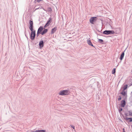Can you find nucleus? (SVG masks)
I'll use <instances>...</instances> for the list:
<instances>
[{
	"instance_id": "obj_1",
	"label": "nucleus",
	"mask_w": 132,
	"mask_h": 132,
	"mask_svg": "<svg viewBox=\"0 0 132 132\" xmlns=\"http://www.w3.org/2000/svg\"><path fill=\"white\" fill-rule=\"evenodd\" d=\"M29 24H30V26L29 28L31 31V32L30 34V37L31 39L32 40H34L36 36L35 30H33V21L31 20L29 21Z\"/></svg>"
},
{
	"instance_id": "obj_2",
	"label": "nucleus",
	"mask_w": 132,
	"mask_h": 132,
	"mask_svg": "<svg viewBox=\"0 0 132 132\" xmlns=\"http://www.w3.org/2000/svg\"><path fill=\"white\" fill-rule=\"evenodd\" d=\"M70 93V91L69 90H65L60 91L59 94L60 95H69Z\"/></svg>"
},
{
	"instance_id": "obj_3",
	"label": "nucleus",
	"mask_w": 132,
	"mask_h": 132,
	"mask_svg": "<svg viewBox=\"0 0 132 132\" xmlns=\"http://www.w3.org/2000/svg\"><path fill=\"white\" fill-rule=\"evenodd\" d=\"M114 33V32L113 30H105L103 32V34L105 35H108L113 34Z\"/></svg>"
},
{
	"instance_id": "obj_4",
	"label": "nucleus",
	"mask_w": 132,
	"mask_h": 132,
	"mask_svg": "<svg viewBox=\"0 0 132 132\" xmlns=\"http://www.w3.org/2000/svg\"><path fill=\"white\" fill-rule=\"evenodd\" d=\"M97 18L96 17H91L89 19L90 22L93 24H94V23L96 21Z\"/></svg>"
},
{
	"instance_id": "obj_5",
	"label": "nucleus",
	"mask_w": 132,
	"mask_h": 132,
	"mask_svg": "<svg viewBox=\"0 0 132 132\" xmlns=\"http://www.w3.org/2000/svg\"><path fill=\"white\" fill-rule=\"evenodd\" d=\"M43 27L42 26H40L38 28V30L37 34V36L38 37L39 34H41L42 32V31L43 30Z\"/></svg>"
},
{
	"instance_id": "obj_6",
	"label": "nucleus",
	"mask_w": 132,
	"mask_h": 132,
	"mask_svg": "<svg viewBox=\"0 0 132 132\" xmlns=\"http://www.w3.org/2000/svg\"><path fill=\"white\" fill-rule=\"evenodd\" d=\"M126 102L125 100H122L121 102V107H124L126 105Z\"/></svg>"
},
{
	"instance_id": "obj_7",
	"label": "nucleus",
	"mask_w": 132,
	"mask_h": 132,
	"mask_svg": "<svg viewBox=\"0 0 132 132\" xmlns=\"http://www.w3.org/2000/svg\"><path fill=\"white\" fill-rule=\"evenodd\" d=\"M57 30V27H55L54 28H53L52 29L51 34H52L54 33Z\"/></svg>"
},
{
	"instance_id": "obj_8",
	"label": "nucleus",
	"mask_w": 132,
	"mask_h": 132,
	"mask_svg": "<svg viewBox=\"0 0 132 132\" xmlns=\"http://www.w3.org/2000/svg\"><path fill=\"white\" fill-rule=\"evenodd\" d=\"M40 48H42L44 46V42L43 40H41L39 43Z\"/></svg>"
},
{
	"instance_id": "obj_9",
	"label": "nucleus",
	"mask_w": 132,
	"mask_h": 132,
	"mask_svg": "<svg viewBox=\"0 0 132 132\" xmlns=\"http://www.w3.org/2000/svg\"><path fill=\"white\" fill-rule=\"evenodd\" d=\"M48 31V29H47L44 28L43 29V30L42 32L41 35H44L46 34Z\"/></svg>"
},
{
	"instance_id": "obj_10",
	"label": "nucleus",
	"mask_w": 132,
	"mask_h": 132,
	"mask_svg": "<svg viewBox=\"0 0 132 132\" xmlns=\"http://www.w3.org/2000/svg\"><path fill=\"white\" fill-rule=\"evenodd\" d=\"M51 22V18H50L47 21L46 23V25L47 26H48L50 24V23Z\"/></svg>"
},
{
	"instance_id": "obj_11",
	"label": "nucleus",
	"mask_w": 132,
	"mask_h": 132,
	"mask_svg": "<svg viewBox=\"0 0 132 132\" xmlns=\"http://www.w3.org/2000/svg\"><path fill=\"white\" fill-rule=\"evenodd\" d=\"M87 43L89 45H90L94 47L93 45V44H92V43L91 42V41L90 40H87Z\"/></svg>"
},
{
	"instance_id": "obj_12",
	"label": "nucleus",
	"mask_w": 132,
	"mask_h": 132,
	"mask_svg": "<svg viewBox=\"0 0 132 132\" xmlns=\"http://www.w3.org/2000/svg\"><path fill=\"white\" fill-rule=\"evenodd\" d=\"M125 53L124 52H122L120 58V60H122L123 59Z\"/></svg>"
},
{
	"instance_id": "obj_13",
	"label": "nucleus",
	"mask_w": 132,
	"mask_h": 132,
	"mask_svg": "<svg viewBox=\"0 0 132 132\" xmlns=\"http://www.w3.org/2000/svg\"><path fill=\"white\" fill-rule=\"evenodd\" d=\"M120 94L123 95V96H125L126 94V93L125 92V90H123L122 92Z\"/></svg>"
},
{
	"instance_id": "obj_14",
	"label": "nucleus",
	"mask_w": 132,
	"mask_h": 132,
	"mask_svg": "<svg viewBox=\"0 0 132 132\" xmlns=\"http://www.w3.org/2000/svg\"><path fill=\"white\" fill-rule=\"evenodd\" d=\"M52 11V9L51 8V7H48L47 10V11L46 12H51Z\"/></svg>"
},
{
	"instance_id": "obj_15",
	"label": "nucleus",
	"mask_w": 132,
	"mask_h": 132,
	"mask_svg": "<svg viewBox=\"0 0 132 132\" xmlns=\"http://www.w3.org/2000/svg\"><path fill=\"white\" fill-rule=\"evenodd\" d=\"M126 120H129V121L130 122H131L132 121V118H128L126 117Z\"/></svg>"
},
{
	"instance_id": "obj_16",
	"label": "nucleus",
	"mask_w": 132,
	"mask_h": 132,
	"mask_svg": "<svg viewBox=\"0 0 132 132\" xmlns=\"http://www.w3.org/2000/svg\"><path fill=\"white\" fill-rule=\"evenodd\" d=\"M45 130H36V132H45Z\"/></svg>"
},
{
	"instance_id": "obj_17",
	"label": "nucleus",
	"mask_w": 132,
	"mask_h": 132,
	"mask_svg": "<svg viewBox=\"0 0 132 132\" xmlns=\"http://www.w3.org/2000/svg\"><path fill=\"white\" fill-rule=\"evenodd\" d=\"M128 85H126L124 86L123 88V90H126L127 88Z\"/></svg>"
},
{
	"instance_id": "obj_18",
	"label": "nucleus",
	"mask_w": 132,
	"mask_h": 132,
	"mask_svg": "<svg viewBox=\"0 0 132 132\" xmlns=\"http://www.w3.org/2000/svg\"><path fill=\"white\" fill-rule=\"evenodd\" d=\"M98 42L100 43H102L103 42V40L102 39H98Z\"/></svg>"
},
{
	"instance_id": "obj_19",
	"label": "nucleus",
	"mask_w": 132,
	"mask_h": 132,
	"mask_svg": "<svg viewBox=\"0 0 132 132\" xmlns=\"http://www.w3.org/2000/svg\"><path fill=\"white\" fill-rule=\"evenodd\" d=\"M116 72V69L114 68L113 69V70L112 71V74H114Z\"/></svg>"
},
{
	"instance_id": "obj_20",
	"label": "nucleus",
	"mask_w": 132,
	"mask_h": 132,
	"mask_svg": "<svg viewBox=\"0 0 132 132\" xmlns=\"http://www.w3.org/2000/svg\"><path fill=\"white\" fill-rule=\"evenodd\" d=\"M42 0H35L34 3H36L37 2L38 3H39L40 1H41Z\"/></svg>"
},
{
	"instance_id": "obj_21",
	"label": "nucleus",
	"mask_w": 132,
	"mask_h": 132,
	"mask_svg": "<svg viewBox=\"0 0 132 132\" xmlns=\"http://www.w3.org/2000/svg\"><path fill=\"white\" fill-rule=\"evenodd\" d=\"M129 115L132 116V112L131 111H128Z\"/></svg>"
},
{
	"instance_id": "obj_22",
	"label": "nucleus",
	"mask_w": 132,
	"mask_h": 132,
	"mask_svg": "<svg viewBox=\"0 0 132 132\" xmlns=\"http://www.w3.org/2000/svg\"><path fill=\"white\" fill-rule=\"evenodd\" d=\"M122 110V108H120L119 110V112H120Z\"/></svg>"
},
{
	"instance_id": "obj_23",
	"label": "nucleus",
	"mask_w": 132,
	"mask_h": 132,
	"mask_svg": "<svg viewBox=\"0 0 132 132\" xmlns=\"http://www.w3.org/2000/svg\"><path fill=\"white\" fill-rule=\"evenodd\" d=\"M121 99V96H119V97L118 98V101L120 100Z\"/></svg>"
},
{
	"instance_id": "obj_24",
	"label": "nucleus",
	"mask_w": 132,
	"mask_h": 132,
	"mask_svg": "<svg viewBox=\"0 0 132 132\" xmlns=\"http://www.w3.org/2000/svg\"><path fill=\"white\" fill-rule=\"evenodd\" d=\"M47 26L46 25V24H45V26H44V27H43V29H44V28H46Z\"/></svg>"
},
{
	"instance_id": "obj_25",
	"label": "nucleus",
	"mask_w": 132,
	"mask_h": 132,
	"mask_svg": "<svg viewBox=\"0 0 132 132\" xmlns=\"http://www.w3.org/2000/svg\"><path fill=\"white\" fill-rule=\"evenodd\" d=\"M71 126L73 128V129H75V126L73 125H71Z\"/></svg>"
},
{
	"instance_id": "obj_26",
	"label": "nucleus",
	"mask_w": 132,
	"mask_h": 132,
	"mask_svg": "<svg viewBox=\"0 0 132 132\" xmlns=\"http://www.w3.org/2000/svg\"><path fill=\"white\" fill-rule=\"evenodd\" d=\"M42 9L44 10L45 11H47V10H46L44 8H43V7H42Z\"/></svg>"
},
{
	"instance_id": "obj_27",
	"label": "nucleus",
	"mask_w": 132,
	"mask_h": 132,
	"mask_svg": "<svg viewBox=\"0 0 132 132\" xmlns=\"http://www.w3.org/2000/svg\"><path fill=\"white\" fill-rule=\"evenodd\" d=\"M123 132H126V131L125 130L124 128H123Z\"/></svg>"
},
{
	"instance_id": "obj_28",
	"label": "nucleus",
	"mask_w": 132,
	"mask_h": 132,
	"mask_svg": "<svg viewBox=\"0 0 132 132\" xmlns=\"http://www.w3.org/2000/svg\"><path fill=\"white\" fill-rule=\"evenodd\" d=\"M27 132H29V131H28ZM31 132H36V130L35 131H31Z\"/></svg>"
},
{
	"instance_id": "obj_29",
	"label": "nucleus",
	"mask_w": 132,
	"mask_h": 132,
	"mask_svg": "<svg viewBox=\"0 0 132 132\" xmlns=\"http://www.w3.org/2000/svg\"><path fill=\"white\" fill-rule=\"evenodd\" d=\"M132 85V82H131V84L130 85V86H131Z\"/></svg>"
},
{
	"instance_id": "obj_30",
	"label": "nucleus",
	"mask_w": 132,
	"mask_h": 132,
	"mask_svg": "<svg viewBox=\"0 0 132 132\" xmlns=\"http://www.w3.org/2000/svg\"><path fill=\"white\" fill-rule=\"evenodd\" d=\"M39 9V8H38L36 9V10H37V9Z\"/></svg>"
},
{
	"instance_id": "obj_31",
	"label": "nucleus",
	"mask_w": 132,
	"mask_h": 132,
	"mask_svg": "<svg viewBox=\"0 0 132 132\" xmlns=\"http://www.w3.org/2000/svg\"><path fill=\"white\" fill-rule=\"evenodd\" d=\"M97 31H98L99 32H100V31L99 30H98Z\"/></svg>"
},
{
	"instance_id": "obj_32",
	"label": "nucleus",
	"mask_w": 132,
	"mask_h": 132,
	"mask_svg": "<svg viewBox=\"0 0 132 132\" xmlns=\"http://www.w3.org/2000/svg\"><path fill=\"white\" fill-rule=\"evenodd\" d=\"M25 36H26V37L27 38H28V37H27V36H26V35H25Z\"/></svg>"
},
{
	"instance_id": "obj_33",
	"label": "nucleus",
	"mask_w": 132,
	"mask_h": 132,
	"mask_svg": "<svg viewBox=\"0 0 132 132\" xmlns=\"http://www.w3.org/2000/svg\"><path fill=\"white\" fill-rule=\"evenodd\" d=\"M131 128H132V125H131Z\"/></svg>"
}]
</instances>
